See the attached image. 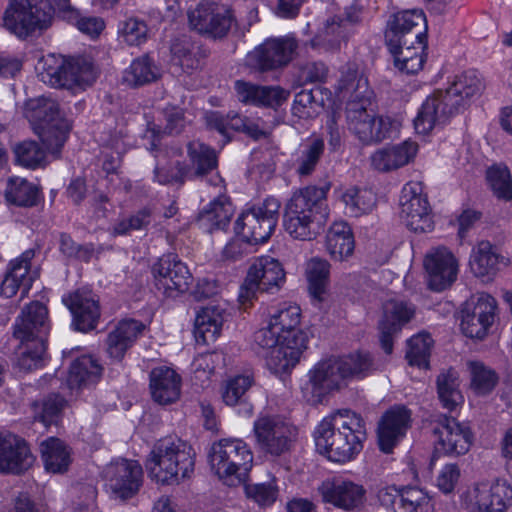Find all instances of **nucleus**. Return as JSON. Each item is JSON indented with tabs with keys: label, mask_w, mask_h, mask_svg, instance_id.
<instances>
[{
	"label": "nucleus",
	"mask_w": 512,
	"mask_h": 512,
	"mask_svg": "<svg viewBox=\"0 0 512 512\" xmlns=\"http://www.w3.org/2000/svg\"><path fill=\"white\" fill-rule=\"evenodd\" d=\"M171 53L174 63L179 65L186 73H190L199 67L200 48L190 38L177 39L171 46Z\"/></svg>",
	"instance_id": "nucleus-53"
},
{
	"label": "nucleus",
	"mask_w": 512,
	"mask_h": 512,
	"mask_svg": "<svg viewBox=\"0 0 512 512\" xmlns=\"http://www.w3.org/2000/svg\"><path fill=\"white\" fill-rule=\"evenodd\" d=\"M349 26V21L340 17L327 19L324 28L318 35L319 43L327 45L330 49L338 48L341 41L347 38Z\"/></svg>",
	"instance_id": "nucleus-57"
},
{
	"label": "nucleus",
	"mask_w": 512,
	"mask_h": 512,
	"mask_svg": "<svg viewBox=\"0 0 512 512\" xmlns=\"http://www.w3.org/2000/svg\"><path fill=\"white\" fill-rule=\"evenodd\" d=\"M9 0L3 14V26L20 39L47 29L52 22V6L59 12L73 11L70 0Z\"/></svg>",
	"instance_id": "nucleus-7"
},
{
	"label": "nucleus",
	"mask_w": 512,
	"mask_h": 512,
	"mask_svg": "<svg viewBox=\"0 0 512 512\" xmlns=\"http://www.w3.org/2000/svg\"><path fill=\"white\" fill-rule=\"evenodd\" d=\"M418 144L404 141L376 150L370 157L371 166L378 172H390L409 164L416 156Z\"/></svg>",
	"instance_id": "nucleus-33"
},
{
	"label": "nucleus",
	"mask_w": 512,
	"mask_h": 512,
	"mask_svg": "<svg viewBox=\"0 0 512 512\" xmlns=\"http://www.w3.org/2000/svg\"><path fill=\"white\" fill-rule=\"evenodd\" d=\"M25 117L46 150L58 154L69 131L68 123L61 117L58 102L46 96L30 99L25 106Z\"/></svg>",
	"instance_id": "nucleus-8"
},
{
	"label": "nucleus",
	"mask_w": 512,
	"mask_h": 512,
	"mask_svg": "<svg viewBox=\"0 0 512 512\" xmlns=\"http://www.w3.org/2000/svg\"><path fill=\"white\" fill-rule=\"evenodd\" d=\"M395 512H433V505L428 494L418 487L402 489Z\"/></svg>",
	"instance_id": "nucleus-56"
},
{
	"label": "nucleus",
	"mask_w": 512,
	"mask_h": 512,
	"mask_svg": "<svg viewBox=\"0 0 512 512\" xmlns=\"http://www.w3.org/2000/svg\"><path fill=\"white\" fill-rule=\"evenodd\" d=\"M11 446V449L5 452L3 461L6 463L0 467V473L21 474L33 465L35 458L24 439L14 436Z\"/></svg>",
	"instance_id": "nucleus-46"
},
{
	"label": "nucleus",
	"mask_w": 512,
	"mask_h": 512,
	"mask_svg": "<svg viewBox=\"0 0 512 512\" xmlns=\"http://www.w3.org/2000/svg\"><path fill=\"white\" fill-rule=\"evenodd\" d=\"M366 438L364 419L351 410H339L324 418L314 432L317 451L337 463L355 459Z\"/></svg>",
	"instance_id": "nucleus-1"
},
{
	"label": "nucleus",
	"mask_w": 512,
	"mask_h": 512,
	"mask_svg": "<svg viewBox=\"0 0 512 512\" xmlns=\"http://www.w3.org/2000/svg\"><path fill=\"white\" fill-rule=\"evenodd\" d=\"M205 120L207 126L218 131L226 143L230 141L229 131L243 132L248 118L234 111H230L226 115L218 111H211L206 113Z\"/></svg>",
	"instance_id": "nucleus-52"
},
{
	"label": "nucleus",
	"mask_w": 512,
	"mask_h": 512,
	"mask_svg": "<svg viewBox=\"0 0 512 512\" xmlns=\"http://www.w3.org/2000/svg\"><path fill=\"white\" fill-rule=\"evenodd\" d=\"M63 303L73 315V325L81 332L96 328L100 318L98 300H95L88 290H74L63 296Z\"/></svg>",
	"instance_id": "nucleus-27"
},
{
	"label": "nucleus",
	"mask_w": 512,
	"mask_h": 512,
	"mask_svg": "<svg viewBox=\"0 0 512 512\" xmlns=\"http://www.w3.org/2000/svg\"><path fill=\"white\" fill-rule=\"evenodd\" d=\"M49 328L48 310L38 301L27 305L16 318L13 337L20 343L16 351V365L20 370L29 372L44 365Z\"/></svg>",
	"instance_id": "nucleus-3"
},
{
	"label": "nucleus",
	"mask_w": 512,
	"mask_h": 512,
	"mask_svg": "<svg viewBox=\"0 0 512 512\" xmlns=\"http://www.w3.org/2000/svg\"><path fill=\"white\" fill-rule=\"evenodd\" d=\"M433 346V338L427 332L411 337L407 342L406 359L412 366L427 368Z\"/></svg>",
	"instance_id": "nucleus-55"
},
{
	"label": "nucleus",
	"mask_w": 512,
	"mask_h": 512,
	"mask_svg": "<svg viewBox=\"0 0 512 512\" xmlns=\"http://www.w3.org/2000/svg\"><path fill=\"white\" fill-rule=\"evenodd\" d=\"M319 493L325 503L351 511L361 508L366 501V489L351 480L326 481L319 487Z\"/></svg>",
	"instance_id": "nucleus-26"
},
{
	"label": "nucleus",
	"mask_w": 512,
	"mask_h": 512,
	"mask_svg": "<svg viewBox=\"0 0 512 512\" xmlns=\"http://www.w3.org/2000/svg\"><path fill=\"white\" fill-rule=\"evenodd\" d=\"M298 41L292 35L266 39L249 53L250 63L261 71L287 66L297 55Z\"/></svg>",
	"instance_id": "nucleus-19"
},
{
	"label": "nucleus",
	"mask_w": 512,
	"mask_h": 512,
	"mask_svg": "<svg viewBox=\"0 0 512 512\" xmlns=\"http://www.w3.org/2000/svg\"><path fill=\"white\" fill-rule=\"evenodd\" d=\"M497 316L496 300L485 292L478 293L462 305L460 329L468 338L484 340L490 334Z\"/></svg>",
	"instance_id": "nucleus-13"
},
{
	"label": "nucleus",
	"mask_w": 512,
	"mask_h": 512,
	"mask_svg": "<svg viewBox=\"0 0 512 512\" xmlns=\"http://www.w3.org/2000/svg\"><path fill=\"white\" fill-rule=\"evenodd\" d=\"M187 153L190 164L184 163V173L187 181L202 179L217 169L218 159L214 149L208 145L192 141L188 143Z\"/></svg>",
	"instance_id": "nucleus-36"
},
{
	"label": "nucleus",
	"mask_w": 512,
	"mask_h": 512,
	"mask_svg": "<svg viewBox=\"0 0 512 512\" xmlns=\"http://www.w3.org/2000/svg\"><path fill=\"white\" fill-rule=\"evenodd\" d=\"M189 26L202 36L213 40L226 38L237 26L234 11L223 4L202 1L188 10Z\"/></svg>",
	"instance_id": "nucleus-11"
},
{
	"label": "nucleus",
	"mask_w": 512,
	"mask_h": 512,
	"mask_svg": "<svg viewBox=\"0 0 512 512\" xmlns=\"http://www.w3.org/2000/svg\"><path fill=\"white\" fill-rule=\"evenodd\" d=\"M383 313L384 319L379 324L380 342L385 353L390 354L393 350V335L414 317L415 307L405 301L389 300L383 305Z\"/></svg>",
	"instance_id": "nucleus-28"
},
{
	"label": "nucleus",
	"mask_w": 512,
	"mask_h": 512,
	"mask_svg": "<svg viewBox=\"0 0 512 512\" xmlns=\"http://www.w3.org/2000/svg\"><path fill=\"white\" fill-rule=\"evenodd\" d=\"M254 344L261 349L266 365L274 373H283L294 367L299 361H290L282 356L288 353L289 343L280 337L275 327L268 321L267 325L254 333Z\"/></svg>",
	"instance_id": "nucleus-23"
},
{
	"label": "nucleus",
	"mask_w": 512,
	"mask_h": 512,
	"mask_svg": "<svg viewBox=\"0 0 512 512\" xmlns=\"http://www.w3.org/2000/svg\"><path fill=\"white\" fill-rule=\"evenodd\" d=\"M212 469L229 486L245 483L253 454L241 439L225 438L214 443L209 454Z\"/></svg>",
	"instance_id": "nucleus-9"
},
{
	"label": "nucleus",
	"mask_w": 512,
	"mask_h": 512,
	"mask_svg": "<svg viewBox=\"0 0 512 512\" xmlns=\"http://www.w3.org/2000/svg\"><path fill=\"white\" fill-rule=\"evenodd\" d=\"M354 247L351 227L345 222H335L326 235V248L331 257L342 261L352 255Z\"/></svg>",
	"instance_id": "nucleus-41"
},
{
	"label": "nucleus",
	"mask_w": 512,
	"mask_h": 512,
	"mask_svg": "<svg viewBox=\"0 0 512 512\" xmlns=\"http://www.w3.org/2000/svg\"><path fill=\"white\" fill-rule=\"evenodd\" d=\"M224 322L223 311L217 307L202 308L194 322V336L197 343L209 344L219 336Z\"/></svg>",
	"instance_id": "nucleus-39"
},
{
	"label": "nucleus",
	"mask_w": 512,
	"mask_h": 512,
	"mask_svg": "<svg viewBox=\"0 0 512 512\" xmlns=\"http://www.w3.org/2000/svg\"><path fill=\"white\" fill-rule=\"evenodd\" d=\"M327 220L315 219L296 215L293 212L284 213L283 226L285 231L294 239L311 241L324 231Z\"/></svg>",
	"instance_id": "nucleus-42"
},
{
	"label": "nucleus",
	"mask_w": 512,
	"mask_h": 512,
	"mask_svg": "<svg viewBox=\"0 0 512 512\" xmlns=\"http://www.w3.org/2000/svg\"><path fill=\"white\" fill-rule=\"evenodd\" d=\"M232 215V204L225 197H219L199 213L198 223L210 233L214 230H224L229 225Z\"/></svg>",
	"instance_id": "nucleus-43"
},
{
	"label": "nucleus",
	"mask_w": 512,
	"mask_h": 512,
	"mask_svg": "<svg viewBox=\"0 0 512 512\" xmlns=\"http://www.w3.org/2000/svg\"><path fill=\"white\" fill-rule=\"evenodd\" d=\"M428 288L451 287L458 278L459 262L447 247L432 248L424 257Z\"/></svg>",
	"instance_id": "nucleus-21"
},
{
	"label": "nucleus",
	"mask_w": 512,
	"mask_h": 512,
	"mask_svg": "<svg viewBox=\"0 0 512 512\" xmlns=\"http://www.w3.org/2000/svg\"><path fill=\"white\" fill-rule=\"evenodd\" d=\"M507 264V259L500 255L488 241H481L473 250L469 260L471 272L482 283H489L497 274L499 266Z\"/></svg>",
	"instance_id": "nucleus-34"
},
{
	"label": "nucleus",
	"mask_w": 512,
	"mask_h": 512,
	"mask_svg": "<svg viewBox=\"0 0 512 512\" xmlns=\"http://www.w3.org/2000/svg\"><path fill=\"white\" fill-rule=\"evenodd\" d=\"M44 467L54 474L65 473L72 463L71 448L61 439L50 437L40 444Z\"/></svg>",
	"instance_id": "nucleus-38"
},
{
	"label": "nucleus",
	"mask_w": 512,
	"mask_h": 512,
	"mask_svg": "<svg viewBox=\"0 0 512 512\" xmlns=\"http://www.w3.org/2000/svg\"><path fill=\"white\" fill-rule=\"evenodd\" d=\"M119 31L124 42L130 46H140L147 40V25L137 18L127 19Z\"/></svg>",
	"instance_id": "nucleus-63"
},
{
	"label": "nucleus",
	"mask_w": 512,
	"mask_h": 512,
	"mask_svg": "<svg viewBox=\"0 0 512 512\" xmlns=\"http://www.w3.org/2000/svg\"><path fill=\"white\" fill-rule=\"evenodd\" d=\"M35 252L24 251L19 257L11 260L7 266L1 288H31L39 279V269L31 268L30 263Z\"/></svg>",
	"instance_id": "nucleus-37"
},
{
	"label": "nucleus",
	"mask_w": 512,
	"mask_h": 512,
	"mask_svg": "<svg viewBox=\"0 0 512 512\" xmlns=\"http://www.w3.org/2000/svg\"><path fill=\"white\" fill-rule=\"evenodd\" d=\"M483 89V79L476 70H467L456 76L446 90L434 92L422 103L414 119L417 133L427 134L434 127L445 124L463 111L470 99L479 96Z\"/></svg>",
	"instance_id": "nucleus-2"
},
{
	"label": "nucleus",
	"mask_w": 512,
	"mask_h": 512,
	"mask_svg": "<svg viewBox=\"0 0 512 512\" xmlns=\"http://www.w3.org/2000/svg\"><path fill=\"white\" fill-rule=\"evenodd\" d=\"M324 140L320 137L309 138L297 151L293 162L295 173L300 177H308L316 170L324 153Z\"/></svg>",
	"instance_id": "nucleus-45"
},
{
	"label": "nucleus",
	"mask_w": 512,
	"mask_h": 512,
	"mask_svg": "<svg viewBox=\"0 0 512 512\" xmlns=\"http://www.w3.org/2000/svg\"><path fill=\"white\" fill-rule=\"evenodd\" d=\"M464 503L470 512H504L512 505V488L506 481L478 483L467 490Z\"/></svg>",
	"instance_id": "nucleus-18"
},
{
	"label": "nucleus",
	"mask_w": 512,
	"mask_h": 512,
	"mask_svg": "<svg viewBox=\"0 0 512 512\" xmlns=\"http://www.w3.org/2000/svg\"><path fill=\"white\" fill-rule=\"evenodd\" d=\"M152 275L157 286L162 288H182L189 286L192 281V275L178 256L175 254L163 255L152 266Z\"/></svg>",
	"instance_id": "nucleus-32"
},
{
	"label": "nucleus",
	"mask_w": 512,
	"mask_h": 512,
	"mask_svg": "<svg viewBox=\"0 0 512 512\" xmlns=\"http://www.w3.org/2000/svg\"><path fill=\"white\" fill-rule=\"evenodd\" d=\"M487 180L497 198L512 200V178L506 166H492L487 171Z\"/></svg>",
	"instance_id": "nucleus-58"
},
{
	"label": "nucleus",
	"mask_w": 512,
	"mask_h": 512,
	"mask_svg": "<svg viewBox=\"0 0 512 512\" xmlns=\"http://www.w3.org/2000/svg\"><path fill=\"white\" fill-rule=\"evenodd\" d=\"M258 447L272 456H280L291 448L295 429L277 416H260L253 426Z\"/></svg>",
	"instance_id": "nucleus-16"
},
{
	"label": "nucleus",
	"mask_w": 512,
	"mask_h": 512,
	"mask_svg": "<svg viewBox=\"0 0 512 512\" xmlns=\"http://www.w3.org/2000/svg\"><path fill=\"white\" fill-rule=\"evenodd\" d=\"M195 452L185 441L166 437L158 440L146 461L149 476L161 484H178L194 471Z\"/></svg>",
	"instance_id": "nucleus-5"
},
{
	"label": "nucleus",
	"mask_w": 512,
	"mask_h": 512,
	"mask_svg": "<svg viewBox=\"0 0 512 512\" xmlns=\"http://www.w3.org/2000/svg\"><path fill=\"white\" fill-rule=\"evenodd\" d=\"M433 434L436 437L434 442L435 453L448 456H459L466 454L473 441V434L464 424L459 423L455 418L440 415L433 427Z\"/></svg>",
	"instance_id": "nucleus-17"
},
{
	"label": "nucleus",
	"mask_w": 512,
	"mask_h": 512,
	"mask_svg": "<svg viewBox=\"0 0 512 512\" xmlns=\"http://www.w3.org/2000/svg\"><path fill=\"white\" fill-rule=\"evenodd\" d=\"M340 199L344 204L345 213L351 217L369 214L376 205V196L370 189L355 186L345 189Z\"/></svg>",
	"instance_id": "nucleus-47"
},
{
	"label": "nucleus",
	"mask_w": 512,
	"mask_h": 512,
	"mask_svg": "<svg viewBox=\"0 0 512 512\" xmlns=\"http://www.w3.org/2000/svg\"><path fill=\"white\" fill-rule=\"evenodd\" d=\"M400 217L406 227L415 233L430 232L434 221L427 196L419 182H408L400 196Z\"/></svg>",
	"instance_id": "nucleus-15"
},
{
	"label": "nucleus",
	"mask_w": 512,
	"mask_h": 512,
	"mask_svg": "<svg viewBox=\"0 0 512 512\" xmlns=\"http://www.w3.org/2000/svg\"><path fill=\"white\" fill-rule=\"evenodd\" d=\"M286 273L282 264L275 258L265 255L255 258L250 264L246 278L245 286L249 288L256 286L260 288L280 287L285 283Z\"/></svg>",
	"instance_id": "nucleus-30"
},
{
	"label": "nucleus",
	"mask_w": 512,
	"mask_h": 512,
	"mask_svg": "<svg viewBox=\"0 0 512 512\" xmlns=\"http://www.w3.org/2000/svg\"><path fill=\"white\" fill-rule=\"evenodd\" d=\"M437 393L443 408L454 411L464 402V397L459 389L460 381L458 373L453 369L441 372L437 377Z\"/></svg>",
	"instance_id": "nucleus-48"
},
{
	"label": "nucleus",
	"mask_w": 512,
	"mask_h": 512,
	"mask_svg": "<svg viewBox=\"0 0 512 512\" xmlns=\"http://www.w3.org/2000/svg\"><path fill=\"white\" fill-rule=\"evenodd\" d=\"M144 328V324L135 319H124L120 321L115 328L109 332L106 339L109 357L118 362L121 361Z\"/></svg>",
	"instance_id": "nucleus-35"
},
{
	"label": "nucleus",
	"mask_w": 512,
	"mask_h": 512,
	"mask_svg": "<svg viewBox=\"0 0 512 512\" xmlns=\"http://www.w3.org/2000/svg\"><path fill=\"white\" fill-rule=\"evenodd\" d=\"M41 77L52 87L74 90L90 86L96 79V72L93 64L85 58L49 56L45 59Z\"/></svg>",
	"instance_id": "nucleus-10"
},
{
	"label": "nucleus",
	"mask_w": 512,
	"mask_h": 512,
	"mask_svg": "<svg viewBox=\"0 0 512 512\" xmlns=\"http://www.w3.org/2000/svg\"><path fill=\"white\" fill-rule=\"evenodd\" d=\"M305 276L310 288H325L329 284L330 264L320 258H312L305 264Z\"/></svg>",
	"instance_id": "nucleus-62"
},
{
	"label": "nucleus",
	"mask_w": 512,
	"mask_h": 512,
	"mask_svg": "<svg viewBox=\"0 0 512 512\" xmlns=\"http://www.w3.org/2000/svg\"><path fill=\"white\" fill-rule=\"evenodd\" d=\"M280 207L276 198L269 197L260 205L242 212L235 222L237 235L252 244L267 241L277 225Z\"/></svg>",
	"instance_id": "nucleus-12"
},
{
	"label": "nucleus",
	"mask_w": 512,
	"mask_h": 512,
	"mask_svg": "<svg viewBox=\"0 0 512 512\" xmlns=\"http://www.w3.org/2000/svg\"><path fill=\"white\" fill-rule=\"evenodd\" d=\"M372 369L373 360L367 352L330 357L317 362L309 371L308 384L315 395L322 396L346 387L352 379L365 377Z\"/></svg>",
	"instance_id": "nucleus-4"
},
{
	"label": "nucleus",
	"mask_w": 512,
	"mask_h": 512,
	"mask_svg": "<svg viewBox=\"0 0 512 512\" xmlns=\"http://www.w3.org/2000/svg\"><path fill=\"white\" fill-rule=\"evenodd\" d=\"M238 100L246 105L275 108L281 106L289 93L279 86H259L243 80L234 84Z\"/></svg>",
	"instance_id": "nucleus-31"
},
{
	"label": "nucleus",
	"mask_w": 512,
	"mask_h": 512,
	"mask_svg": "<svg viewBox=\"0 0 512 512\" xmlns=\"http://www.w3.org/2000/svg\"><path fill=\"white\" fill-rule=\"evenodd\" d=\"M411 425V412L405 406L396 405L387 410L378 423V444L384 453H391L404 438Z\"/></svg>",
	"instance_id": "nucleus-25"
},
{
	"label": "nucleus",
	"mask_w": 512,
	"mask_h": 512,
	"mask_svg": "<svg viewBox=\"0 0 512 512\" xmlns=\"http://www.w3.org/2000/svg\"><path fill=\"white\" fill-rule=\"evenodd\" d=\"M160 70L148 55H143L132 61L123 73V82L131 87H138L156 81Z\"/></svg>",
	"instance_id": "nucleus-50"
},
{
	"label": "nucleus",
	"mask_w": 512,
	"mask_h": 512,
	"mask_svg": "<svg viewBox=\"0 0 512 512\" xmlns=\"http://www.w3.org/2000/svg\"><path fill=\"white\" fill-rule=\"evenodd\" d=\"M66 404L67 401L59 394H50L40 402H33L34 418L45 426L56 423Z\"/></svg>",
	"instance_id": "nucleus-54"
},
{
	"label": "nucleus",
	"mask_w": 512,
	"mask_h": 512,
	"mask_svg": "<svg viewBox=\"0 0 512 512\" xmlns=\"http://www.w3.org/2000/svg\"><path fill=\"white\" fill-rule=\"evenodd\" d=\"M181 376L168 366H158L149 373V389L154 402L165 406L177 402L181 395Z\"/></svg>",
	"instance_id": "nucleus-29"
},
{
	"label": "nucleus",
	"mask_w": 512,
	"mask_h": 512,
	"mask_svg": "<svg viewBox=\"0 0 512 512\" xmlns=\"http://www.w3.org/2000/svg\"><path fill=\"white\" fill-rule=\"evenodd\" d=\"M278 487L275 478L266 483L245 485V493L248 498L254 500L259 506H271L278 497Z\"/></svg>",
	"instance_id": "nucleus-61"
},
{
	"label": "nucleus",
	"mask_w": 512,
	"mask_h": 512,
	"mask_svg": "<svg viewBox=\"0 0 512 512\" xmlns=\"http://www.w3.org/2000/svg\"><path fill=\"white\" fill-rule=\"evenodd\" d=\"M19 164L28 168H36L45 163L46 150L35 141H23L14 149Z\"/></svg>",
	"instance_id": "nucleus-59"
},
{
	"label": "nucleus",
	"mask_w": 512,
	"mask_h": 512,
	"mask_svg": "<svg viewBox=\"0 0 512 512\" xmlns=\"http://www.w3.org/2000/svg\"><path fill=\"white\" fill-rule=\"evenodd\" d=\"M328 190L329 186H307L295 191L287 201L284 213L293 212L296 215L327 220L329 215Z\"/></svg>",
	"instance_id": "nucleus-24"
},
{
	"label": "nucleus",
	"mask_w": 512,
	"mask_h": 512,
	"mask_svg": "<svg viewBox=\"0 0 512 512\" xmlns=\"http://www.w3.org/2000/svg\"><path fill=\"white\" fill-rule=\"evenodd\" d=\"M469 366L472 376L471 384L475 392L479 395L490 393L498 381L496 373L480 362H471Z\"/></svg>",
	"instance_id": "nucleus-60"
},
{
	"label": "nucleus",
	"mask_w": 512,
	"mask_h": 512,
	"mask_svg": "<svg viewBox=\"0 0 512 512\" xmlns=\"http://www.w3.org/2000/svg\"><path fill=\"white\" fill-rule=\"evenodd\" d=\"M342 88L347 92L354 91L355 99L348 102L346 107V119L349 130L364 144L381 142L391 138L398 128V122L389 116H376L368 112L367 99L359 90L367 86L366 79L359 78L355 85V77L352 80H342Z\"/></svg>",
	"instance_id": "nucleus-6"
},
{
	"label": "nucleus",
	"mask_w": 512,
	"mask_h": 512,
	"mask_svg": "<svg viewBox=\"0 0 512 512\" xmlns=\"http://www.w3.org/2000/svg\"><path fill=\"white\" fill-rule=\"evenodd\" d=\"M317 103L311 90L298 92L293 101L292 114L300 119L312 118L316 115Z\"/></svg>",
	"instance_id": "nucleus-64"
},
{
	"label": "nucleus",
	"mask_w": 512,
	"mask_h": 512,
	"mask_svg": "<svg viewBox=\"0 0 512 512\" xmlns=\"http://www.w3.org/2000/svg\"><path fill=\"white\" fill-rule=\"evenodd\" d=\"M253 384L254 378L250 374H239L227 379L221 386L222 401L230 407L245 404Z\"/></svg>",
	"instance_id": "nucleus-51"
},
{
	"label": "nucleus",
	"mask_w": 512,
	"mask_h": 512,
	"mask_svg": "<svg viewBox=\"0 0 512 512\" xmlns=\"http://www.w3.org/2000/svg\"><path fill=\"white\" fill-rule=\"evenodd\" d=\"M6 201L19 207H33L39 200L38 187L21 177L9 178L5 189Z\"/></svg>",
	"instance_id": "nucleus-49"
},
{
	"label": "nucleus",
	"mask_w": 512,
	"mask_h": 512,
	"mask_svg": "<svg viewBox=\"0 0 512 512\" xmlns=\"http://www.w3.org/2000/svg\"><path fill=\"white\" fill-rule=\"evenodd\" d=\"M426 17L422 10H405L394 14L385 31L387 46L394 49L399 43L420 44L426 40Z\"/></svg>",
	"instance_id": "nucleus-20"
},
{
	"label": "nucleus",
	"mask_w": 512,
	"mask_h": 512,
	"mask_svg": "<svg viewBox=\"0 0 512 512\" xmlns=\"http://www.w3.org/2000/svg\"><path fill=\"white\" fill-rule=\"evenodd\" d=\"M271 326L275 327L280 337L284 338L288 345V353L282 356L290 361H299L301 354L307 348V333L300 329L301 308L292 303H282L269 314Z\"/></svg>",
	"instance_id": "nucleus-14"
},
{
	"label": "nucleus",
	"mask_w": 512,
	"mask_h": 512,
	"mask_svg": "<svg viewBox=\"0 0 512 512\" xmlns=\"http://www.w3.org/2000/svg\"><path fill=\"white\" fill-rule=\"evenodd\" d=\"M394 58L395 67L403 73L415 74L420 71L424 64L423 51L426 49V40H421L420 44L399 43L395 49L387 46Z\"/></svg>",
	"instance_id": "nucleus-40"
},
{
	"label": "nucleus",
	"mask_w": 512,
	"mask_h": 512,
	"mask_svg": "<svg viewBox=\"0 0 512 512\" xmlns=\"http://www.w3.org/2000/svg\"><path fill=\"white\" fill-rule=\"evenodd\" d=\"M142 467L137 461L118 459L109 463L103 477L111 491L122 499L132 497L142 482Z\"/></svg>",
	"instance_id": "nucleus-22"
},
{
	"label": "nucleus",
	"mask_w": 512,
	"mask_h": 512,
	"mask_svg": "<svg viewBox=\"0 0 512 512\" xmlns=\"http://www.w3.org/2000/svg\"><path fill=\"white\" fill-rule=\"evenodd\" d=\"M102 366L92 356L77 358L71 365L67 385L71 390L95 384L101 377Z\"/></svg>",
	"instance_id": "nucleus-44"
}]
</instances>
